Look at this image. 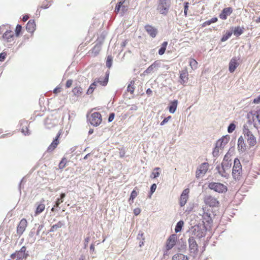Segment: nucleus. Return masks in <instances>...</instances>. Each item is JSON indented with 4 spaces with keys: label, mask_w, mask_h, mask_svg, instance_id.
Masks as SVG:
<instances>
[{
    "label": "nucleus",
    "mask_w": 260,
    "mask_h": 260,
    "mask_svg": "<svg viewBox=\"0 0 260 260\" xmlns=\"http://www.w3.org/2000/svg\"><path fill=\"white\" fill-rule=\"evenodd\" d=\"M171 6L170 0H158L157 10L161 14L166 15Z\"/></svg>",
    "instance_id": "obj_1"
},
{
    "label": "nucleus",
    "mask_w": 260,
    "mask_h": 260,
    "mask_svg": "<svg viewBox=\"0 0 260 260\" xmlns=\"http://www.w3.org/2000/svg\"><path fill=\"white\" fill-rule=\"evenodd\" d=\"M242 165L238 158H235L233 168L232 175L235 179H239L242 175Z\"/></svg>",
    "instance_id": "obj_2"
},
{
    "label": "nucleus",
    "mask_w": 260,
    "mask_h": 260,
    "mask_svg": "<svg viewBox=\"0 0 260 260\" xmlns=\"http://www.w3.org/2000/svg\"><path fill=\"white\" fill-rule=\"evenodd\" d=\"M177 239L178 236L176 234H173L169 236L166 243V250L164 255L169 254V251L176 245Z\"/></svg>",
    "instance_id": "obj_3"
},
{
    "label": "nucleus",
    "mask_w": 260,
    "mask_h": 260,
    "mask_svg": "<svg viewBox=\"0 0 260 260\" xmlns=\"http://www.w3.org/2000/svg\"><path fill=\"white\" fill-rule=\"evenodd\" d=\"M210 189L219 193L225 192L228 189L224 184L218 182H210L208 184Z\"/></svg>",
    "instance_id": "obj_4"
},
{
    "label": "nucleus",
    "mask_w": 260,
    "mask_h": 260,
    "mask_svg": "<svg viewBox=\"0 0 260 260\" xmlns=\"http://www.w3.org/2000/svg\"><path fill=\"white\" fill-rule=\"evenodd\" d=\"M90 124L94 126L99 125L102 121V115L99 112H93L88 117Z\"/></svg>",
    "instance_id": "obj_5"
},
{
    "label": "nucleus",
    "mask_w": 260,
    "mask_h": 260,
    "mask_svg": "<svg viewBox=\"0 0 260 260\" xmlns=\"http://www.w3.org/2000/svg\"><path fill=\"white\" fill-rule=\"evenodd\" d=\"M189 250L191 255L196 256L198 252V246L194 238L188 239Z\"/></svg>",
    "instance_id": "obj_6"
},
{
    "label": "nucleus",
    "mask_w": 260,
    "mask_h": 260,
    "mask_svg": "<svg viewBox=\"0 0 260 260\" xmlns=\"http://www.w3.org/2000/svg\"><path fill=\"white\" fill-rule=\"evenodd\" d=\"M247 117L255 125L260 124V109L257 111H251L247 114Z\"/></svg>",
    "instance_id": "obj_7"
},
{
    "label": "nucleus",
    "mask_w": 260,
    "mask_h": 260,
    "mask_svg": "<svg viewBox=\"0 0 260 260\" xmlns=\"http://www.w3.org/2000/svg\"><path fill=\"white\" fill-rule=\"evenodd\" d=\"M209 166V165L208 162L202 163L197 170L196 177L199 178L203 176L207 173Z\"/></svg>",
    "instance_id": "obj_8"
},
{
    "label": "nucleus",
    "mask_w": 260,
    "mask_h": 260,
    "mask_svg": "<svg viewBox=\"0 0 260 260\" xmlns=\"http://www.w3.org/2000/svg\"><path fill=\"white\" fill-rule=\"evenodd\" d=\"M125 1V0H120L117 4L114 10L116 14L120 13L123 15L127 11V6L124 5Z\"/></svg>",
    "instance_id": "obj_9"
},
{
    "label": "nucleus",
    "mask_w": 260,
    "mask_h": 260,
    "mask_svg": "<svg viewBox=\"0 0 260 260\" xmlns=\"http://www.w3.org/2000/svg\"><path fill=\"white\" fill-rule=\"evenodd\" d=\"M204 202L206 205L212 207H218L219 204L217 199L211 196L206 197L204 199Z\"/></svg>",
    "instance_id": "obj_10"
},
{
    "label": "nucleus",
    "mask_w": 260,
    "mask_h": 260,
    "mask_svg": "<svg viewBox=\"0 0 260 260\" xmlns=\"http://www.w3.org/2000/svg\"><path fill=\"white\" fill-rule=\"evenodd\" d=\"M15 35L12 30H6L2 36L3 40L6 43H11L14 42Z\"/></svg>",
    "instance_id": "obj_11"
},
{
    "label": "nucleus",
    "mask_w": 260,
    "mask_h": 260,
    "mask_svg": "<svg viewBox=\"0 0 260 260\" xmlns=\"http://www.w3.org/2000/svg\"><path fill=\"white\" fill-rule=\"evenodd\" d=\"M62 133V130H60L58 132L55 138L54 139V140L51 143V144L48 146V147L47 148V151L50 152H52L57 147V145L59 143V141L58 140L59 138L60 137Z\"/></svg>",
    "instance_id": "obj_12"
},
{
    "label": "nucleus",
    "mask_w": 260,
    "mask_h": 260,
    "mask_svg": "<svg viewBox=\"0 0 260 260\" xmlns=\"http://www.w3.org/2000/svg\"><path fill=\"white\" fill-rule=\"evenodd\" d=\"M189 193V189L188 188H186L182 191L179 199V205L181 207H183L186 204L188 199Z\"/></svg>",
    "instance_id": "obj_13"
},
{
    "label": "nucleus",
    "mask_w": 260,
    "mask_h": 260,
    "mask_svg": "<svg viewBox=\"0 0 260 260\" xmlns=\"http://www.w3.org/2000/svg\"><path fill=\"white\" fill-rule=\"evenodd\" d=\"M27 226V221L26 219H22L17 228V233L18 235H21L25 231L26 228Z\"/></svg>",
    "instance_id": "obj_14"
},
{
    "label": "nucleus",
    "mask_w": 260,
    "mask_h": 260,
    "mask_svg": "<svg viewBox=\"0 0 260 260\" xmlns=\"http://www.w3.org/2000/svg\"><path fill=\"white\" fill-rule=\"evenodd\" d=\"M145 29L146 32L152 37L155 38L157 34V30L156 28L150 25H146Z\"/></svg>",
    "instance_id": "obj_15"
},
{
    "label": "nucleus",
    "mask_w": 260,
    "mask_h": 260,
    "mask_svg": "<svg viewBox=\"0 0 260 260\" xmlns=\"http://www.w3.org/2000/svg\"><path fill=\"white\" fill-rule=\"evenodd\" d=\"M233 12V9L231 7L224 8L221 13L219 14V18L222 20H225L229 15Z\"/></svg>",
    "instance_id": "obj_16"
},
{
    "label": "nucleus",
    "mask_w": 260,
    "mask_h": 260,
    "mask_svg": "<svg viewBox=\"0 0 260 260\" xmlns=\"http://www.w3.org/2000/svg\"><path fill=\"white\" fill-rule=\"evenodd\" d=\"M19 124L21 129V132L25 135H28L29 134V130L28 128V123L27 121L25 120H21L20 121Z\"/></svg>",
    "instance_id": "obj_17"
},
{
    "label": "nucleus",
    "mask_w": 260,
    "mask_h": 260,
    "mask_svg": "<svg viewBox=\"0 0 260 260\" xmlns=\"http://www.w3.org/2000/svg\"><path fill=\"white\" fill-rule=\"evenodd\" d=\"M180 79L181 80L180 83L184 84L186 83L188 80V73L186 68L180 72Z\"/></svg>",
    "instance_id": "obj_18"
},
{
    "label": "nucleus",
    "mask_w": 260,
    "mask_h": 260,
    "mask_svg": "<svg viewBox=\"0 0 260 260\" xmlns=\"http://www.w3.org/2000/svg\"><path fill=\"white\" fill-rule=\"evenodd\" d=\"M239 66V63L236 57L231 59L229 63V71L233 73Z\"/></svg>",
    "instance_id": "obj_19"
},
{
    "label": "nucleus",
    "mask_w": 260,
    "mask_h": 260,
    "mask_svg": "<svg viewBox=\"0 0 260 260\" xmlns=\"http://www.w3.org/2000/svg\"><path fill=\"white\" fill-rule=\"evenodd\" d=\"M230 137L228 136L222 137L221 139H219L217 142L216 144L217 146L220 147V149L223 148L225 145L229 142Z\"/></svg>",
    "instance_id": "obj_20"
},
{
    "label": "nucleus",
    "mask_w": 260,
    "mask_h": 260,
    "mask_svg": "<svg viewBox=\"0 0 260 260\" xmlns=\"http://www.w3.org/2000/svg\"><path fill=\"white\" fill-rule=\"evenodd\" d=\"M109 80V74H106L105 78L100 77L99 78H96L94 80V82H96L97 84H99L100 85L105 86H106Z\"/></svg>",
    "instance_id": "obj_21"
},
{
    "label": "nucleus",
    "mask_w": 260,
    "mask_h": 260,
    "mask_svg": "<svg viewBox=\"0 0 260 260\" xmlns=\"http://www.w3.org/2000/svg\"><path fill=\"white\" fill-rule=\"evenodd\" d=\"M10 256L12 259L16 258V260H23V258H26L28 257L25 255H23V253L19 251H16Z\"/></svg>",
    "instance_id": "obj_22"
},
{
    "label": "nucleus",
    "mask_w": 260,
    "mask_h": 260,
    "mask_svg": "<svg viewBox=\"0 0 260 260\" xmlns=\"http://www.w3.org/2000/svg\"><path fill=\"white\" fill-rule=\"evenodd\" d=\"M238 149L240 152H243L246 150V145L244 143V138L240 136L238 140Z\"/></svg>",
    "instance_id": "obj_23"
},
{
    "label": "nucleus",
    "mask_w": 260,
    "mask_h": 260,
    "mask_svg": "<svg viewBox=\"0 0 260 260\" xmlns=\"http://www.w3.org/2000/svg\"><path fill=\"white\" fill-rule=\"evenodd\" d=\"M36 23L34 20H30L27 22L26 29L29 32H32L35 30Z\"/></svg>",
    "instance_id": "obj_24"
},
{
    "label": "nucleus",
    "mask_w": 260,
    "mask_h": 260,
    "mask_svg": "<svg viewBox=\"0 0 260 260\" xmlns=\"http://www.w3.org/2000/svg\"><path fill=\"white\" fill-rule=\"evenodd\" d=\"M228 155L226 154L224 156L223 161L222 162L221 164L222 168L224 171L229 169L231 167V164L229 163V162L228 161Z\"/></svg>",
    "instance_id": "obj_25"
},
{
    "label": "nucleus",
    "mask_w": 260,
    "mask_h": 260,
    "mask_svg": "<svg viewBox=\"0 0 260 260\" xmlns=\"http://www.w3.org/2000/svg\"><path fill=\"white\" fill-rule=\"evenodd\" d=\"M37 206L35 211V215H38L41 213L45 209V205L44 203H40L37 204Z\"/></svg>",
    "instance_id": "obj_26"
},
{
    "label": "nucleus",
    "mask_w": 260,
    "mask_h": 260,
    "mask_svg": "<svg viewBox=\"0 0 260 260\" xmlns=\"http://www.w3.org/2000/svg\"><path fill=\"white\" fill-rule=\"evenodd\" d=\"M64 225V223L63 221H59L56 224L53 225L50 230V232H53L56 231L58 229L61 228Z\"/></svg>",
    "instance_id": "obj_27"
},
{
    "label": "nucleus",
    "mask_w": 260,
    "mask_h": 260,
    "mask_svg": "<svg viewBox=\"0 0 260 260\" xmlns=\"http://www.w3.org/2000/svg\"><path fill=\"white\" fill-rule=\"evenodd\" d=\"M101 50V44H96L92 49L91 52L94 56L99 54Z\"/></svg>",
    "instance_id": "obj_28"
},
{
    "label": "nucleus",
    "mask_w": 260,
    "mask_h": 260,
    "mask_svg": "<svg viewBox=\"0 0 260 260\" xmlns=\"http://www.w3.org/2000/svg\"><path fill=\"white\" fill-rule=\"evenodd\" d=\"M172 260H188L187 256L181 254L177 253L175 254L173 257Z\"/></svg>",
    "instance_id": "obj_29"
},
{
    "label": "nucleus",
    "mask_w": 260,
    "mask_h": 260,
    "mask_svg": "<svg viewBox=\"0 0 260 260\" xmlns=\"http://www.w3.org/2000/svg\"><path fill=\"white\" fill-rule=\"evenodd\" d=\"M177 101L175 100L171 103L170 106H169V111L171 113H174L177 107Z\"/></svg>",
    "instance_id": "obj_30"
},
{
    "label": "nucleus",
    "mask_w": 260,
    "mask_h": 260,
    "mask_svg": "<svg viewBox=\"0 0 260 260\" xmlns=\"http://www.w3.org/2000/svg\"><path fill=\"white\" fill-rule=\"evenodd\" d=\"M247 142L250 146H254L256 143L255 137L253 135H250L247 137Z\"/></svg>",
    "instance_id": "obj_31"
},
{
    "label": "nucleus",
    "mask_w": 260,
    "mask_h": 260,
    "mask_svg": "<svg viewBox=\"0 0 260 260\" xmlns=\"http://www.w3.org/2000/svg\"><path fill=\"white\" fill-rule=\"evenodd\" d=\"M51 5V3L50 1L45 0L43 2V4L41 6H40L38 10H41L42 9H47L50 7Z\"/></svg>",
    "instance_id": "obj_32"
},
{
    "label": "nucleus",
    "mask_w": 260,
    "mask_h": 260,
    "mask_svg": "<svg viewBox=\"0 0 260 260\" xmlns=\"http://www.w3.org/2000/svg\"><path fill=\"white\" fill-rule=\"evenodd\" d=\"M72 92L75 95L79 96L82 94V89L80 86H76L73 89Z\"/></svg>",
    "instance_id": "obj_33"
},
{
    "label": "nucleus",
    "mask_w": 260,
    "mask_h": 260,
    "mask_svg": "<svg viewBox=\"0 0 260 260\" xmlns=\"http://www.w3.org/2000/svg\"><path fill=\"white\" fill-rule=\"evenodd\" d=\"M168 45L167 42H164L161 44L160 48L158 50V54L160 55L164 54L166 51L167 46Z\"/></svg>",
    "instance_id": "obj_34"
},
{
    "label": "nucleus",
    "mask_w": 260,
    "mask_h": 260,
    "mask_svg": "<svg viewBox=\"0 0 260 260\" xmlns=\"http://www.w3.org/2000/svg\"><path fill=\"white\" fill-rule=\"evenodd\" d=\"M159 170H160V168L158 167H156V168H154L153 172H152V173L151 174L150 177L153 179L156 178V177H158L160 175Z\"/></svg>",
    "instance_id": "obj_35"
},
{
    "label": "nucleus",
    "mask_w": 260,
    "mask_h": 260,
    "mask_svg": "<svg viewBox=\"0 0 260 260\" xmlns=\"http://www.w3.org/2000/svg\"><path fill=\"white\" fill-rule=\"evenodd\" d=\"M68 160L66 157H63L60 161L58 167L60 169H63L66 167L68 163Z\"/></svg>",
    "instance_id": "obj_36"
},
{
    "label": "nucleus",
    "mask_w": 260,
    "mask_h": 260,
    "mask_svg": "<svg viewBox=\"0 0 260 260\" xmlns=\"http://www.w3.org/2000/svg\"><path fill=\"white\" fill-rule=\"evenodd\" d=\"M198 62L193 58L189 59V66L192 70H195L198 67Z\"/></svg>",
    "instance_id": "obj_37"
},
{
    "label": "nucleus",
    "mask_w": 260,
    "mask_h": 260,
    "mask_svg": "<svg viewBox=\"0 0 260 260\" xmlns=\"http://www.w3.org/2000/svg\"><path fill=\"white\" fill-rule=\"evenodd\" d=\"M184 225V222L182 220H180L179 222H177L175 229V231L176 233H178L180 232L182 230V228Z\"/></svg>",
    "instance_id": "obj_38"
},
{
    "label": "nucleus",
    "mask_w": 260,
    "mask_h": 260,
    "mask_svg": "<svg viewBox=\"0 0 260 260\" xmlns=\"http://www.w3.org/2000/svg\"><path fill=\"white\" fill-rule=\"evenodd\" d=\"M66 197L64 193H62L60 194V198L58 199L55 203V205L54 207H58L59 205L63 202V199Z\"/></svg>",
    "instance_id": "obj_39"
},
{
    "label": "nucleus",
    "mask_w": 260,
    "mask_h": 260,
    "mask_svg": "<svg viewBox=\"0 0 260 260\" xmlns=\"http://www.w3.org/2000/svg\"><path fill=\"white\" fill-rule=\"evenodd\" d=\"M97 85L98 84L94 81L93 83H92L90 85L89 88L87 90V93L88 94H91Z\"/></svg>",
    "instance_id": "obj_40"
},
{
    "label": "nucleus",
    "mask_w": 260,
    "mask_h": 260,
    "mask_svg": "<svg viewBox=\"0 0 260 260\" xmlns=\"http://www.w3.org/2000/svg\"><path fill=\"white\" fill-rule=\"evenodd\" d=\"M243 30L239 26L236 27L234 30V34L236 36H239L243 34Z\"/></svg>",
    "instance_id": "obj_41"
},
{
    "label": "nucleus",
    "mask_w": 260,
    "mask_h": 260,
    "mask_svg": "<svg viewBox=\"0 0 260 260\" xmlns=\"http://www.w3.org/2000/svg\"><path fill=\"white\" fill-rule=\"evenodd\" d=\"M113 57L111 55H108L106 60V66L110 68L112 64Z\"/></svg>",
    "instance_id": "obj_42"
},
{
    "label": "nucleus",
    "mask_w": 260,
    "mask_h": 260,
    "mask_svg": "<svg viewBox=\"0 0 260 260\" xmlns=\"http://www.w3.org/2000/svg\"><path fill=\"white\" fill-rule=\"evenodd\" d=\"M134 81H131L130 84L128 85L127 87V91L131 93H133L134 92L135 88H134Z\"/></svg>",
    "instance_id": "obj_43"
},
{
    "label": "nucleus",
    "mask_w": 260,
    "mask_h": 260,
    "mask_svg": "<svg viewBox=\"0 0 260 260\" xmlns=\"http://www.w3.org/2000/svg\"><path fill=\"white\" fill-rule=\"evenodd\" d=\"M219 149H220V147L219 146H217V144L216 143V146L215 148L213 149V151L212 152V154L213 156L216 157L218 155L219 152Z\"/></svg>",
    "instance_id": "obj_44"
},
{
    "label": "nucleus",
    "mask_w": 260,
    "mask_h": 260,
    "mask_svg": "<svg viewBox=\"0 0 260 260\" xmlns=\"http://www.w3.org/2000/svg\"><path fill=\"white\" fill-rule=\"evenodd\" d=\"M232 35V32L231 31H228L226 32V34L222 37L221 39L222 42H224L226 41Z\"/></svg>",
    "instance_id": "obj_45"
},
{
    "label": "nucleus",
    "mask_w": 260,
    "mask_h": 260,
    "mask_svg": "<svg viewBox=\"0 0 260 260\" xmlns=\"http://www.w3.org/2000/svg\"><path fill=\"white\" fill-rule=\"evenodd\" d=\"M21 29H22V26L19 24H17L15 30L16 37H18L19 36L20 34L21 31Z\"/></svg>",
    "instance_id": "obj_46"
},
{
    "label": "nucleus",
    "mask_w": 260,
    "mask_h": 260,
    "mask_svg": "<svg viewBox=\"0 0 260 260\" xmlns=\"http://www.w3.org/2000/svg\"><path fill=\"white\" fill-rule=\"evenodd\" d=\"M138 194V192L136 190H133L131 192L129 201L132 200V202H133V200L137 197Z\"/></svg>",
    "instance_id": "obj_47"
},
{
    "label": "nucleus",
    "mask_w": 260,
    "mask_h": 260,
    "mask_svg": "<svg viewBox=\"0 0 260 260\" xmlns=\"http://www.w3.org/2000/svg\"><path fill=\"white\" fill-rule=\"evenodd\" d=\"M188 7H189V3L188 2L184 3V16L185 17H186L187 15V11H188Z\"/></svg>",
    "instance_id": "obj_48"
},
{
    "label": "nucleus",
    "mask_w": 260,
    "mask_h": 260,
    "mask_svg": "<svg viewBox=\"0 0 260 260\" xmlns=\"http://www.w3.org/2000/svg\"><path fill=\"white\" fill-rule=\"evenodd\" d=\"M153 69H157L160 66V62L158 60L155 61L151 65H150Z\"/></svg>",
    "instance_id": "obj_49"
},
{
    "label": "nucleus",
    "mask_w": 260,
    "mask_h": 260,
    "mask_svg": "<svg viewBox=\"0 0 260 260\" xmlns=\"http://www.w3.org/2000/svg\"><path fill=\"white\" fill-rule=\"evenodd\" d=\"M235 125L233 123H231L228 127V132L231 133H232L235 129Z\"/></svg>",
    "instance_id": "obj_50"
},
{
    "label": "nucleus",
    "mask_w": 260,
    "mask_h": 260,
    "mask_svg": "<svg viewBox=\"0 0 260 260\" xmlns=\"http://www.w3.org/2000/svg\"><path fill=\"white\" fill-rule=\"evenodd\" d=\"M156 189V184H153L150 188V198L151 196L153 194V193L155 191Z\"/></svg>",
    "instance_id": "obj_51"
},
{
    "label": "nucleus",
    "mask_w": 260,
    "mask_h": 260,
    "mask_svg": "<svg viewBox=\"0 0 260 260\" xmlns=\"http://www.w3.org/2000/svg\"><path fill=\"white\" fill-rule=\"evenodd\" d=\"M7 53L3 52L0 54V61H4L6 59Z\"/></svg>",
    "instance_id": "obj_52"
},
{
    "label": "nucleus",
    "mask_w": 260,
    "mask_h": 260,
    "mask_svg": "<svg viewBox=\"0 0 260 260\" xmlns=\"http://www.w3.org/2000/svg\"><path fill=\"white\" fill-rule=\"evenodd\" d=\"M26 247L25 246H22L21 248V249H20V250H19V251H21L22 253H23V255H25L27 256H28V254L27 253V252H26Z\"/></svg>",
    "instance_id": "obj_53"
},
{
    "label": "nucleus",
    "mask_w": 260,
    "mask_h": 260,
    "mask_svg": "<svg viewBox=\"0 0 260 260\" xmlns=\"http://www.w3.org/2000/svg\"><path fill=\"white\" fill-rule=\"evenodd\" d=\"M171 118V116H168L167 117L165 118L161 122H160V125H164L165 123H166L167 122H168L169 121V120Z\"/></svg>",
    "instance_id": "obj_54"
},
{
    "label": "nucleus",
    "mask_w": 260,
    "mask_h": 260,
    "mask_svg": "<svg viewBox=\"0 0 260 260\" xmlns=\"http://www.w3.org/2000/svg\"><path fill=\"white\" fill-rule=\"evenodd\" d=\"M244 134L245 135H246L247 137L250 136V135H253L248 128H245L244 130Z\"/></svg>",
    "instance_id": "obj_55"
},
{
    "label": "nucleus",
    "mask_w": 260,
    "mask_h": 260,
    "mask_svg": "<svg viewBox=\"0 0 260 260\" xmlns=\"http://www.w3.org/2000/svg\"><path fill=\"white\" fill-rule=\"evenodd\" d=\"M154 69L150 66L145 71L144 73L145 74H149L153 72Z\"/></svg>",
    "instance_id": "obj_56"
},
{
    "label": "nucleus",
    "mask_w": 260,
    "mask_h": 260,
    "mask_svg": "<svg viewBox=\"0 0 260 260\" xmlns=\"http://www.w3.org/2000/svg\"><path fill=\"white\" fill-rule=\"evenodd\" d=\"M72 83H73V81L72 80L70 79V80H67L66 84V87L67 88L70 87L72 86Z\"/></svg>",
    "instance_id": "obj_57"
},
{
    "label": "nucleus",
    "mask_w": 260,
    "mask_h": 260,
    "mask_svg": "<svg viewBox=\"0 0 260 260\" xmlns=\"http://www.w3.org/2000/svg\"><path fill=\"white\" fill-rule=\"evenodd\" d=\"M253 103L256 104H258L260 103V95L253 100Z\"/></svg>",
    "instance_id": "obj_58"
},
{
    "label": "nucleus",
    "mask_w": 260,
    "mask_h": 260,
    "mask_svg": "<svg viewBox=\"0 0 260 260\" xmlns=\"http://www.w3.org/2000/svg\"><path fill=\"white\" fill-rule=\"evenodd\" d=\"M141 212V210L140 208H136L134 210V213L135 215H138Z\"/></svg>",
    "instance_id": "obj_59"
},
{
    "label": "nucleus",
    "mask_w": 260,
    "mask_h": 260,
    "mask_svg": "<svg viewBox=\"0 0 260 260\" xmlns=\"http://www.w3.org/2000/svg\"><path fill=\"white\" fill-rule=\"evenodd\" d=\"M114 116H115V115L113 113H111L109 115V117L108 118V121L109 122H111L112 121H113V120L114 119Z\"/></svg>",
    "instance_id": "obj_60"
},
{
    "label": "nucleus",
    "mask_w": 260,
    "mask_h": 260,
    "mask_svg": "<svg viewBox=\"0 0 260 260\" xmlns=\"http://www.w3.org/2000/svg\"><path fill=\"white\" fill-rule=\"evenodd\" d=\"M60 89L61 88L60 87H57L54 89L53 92L56 94L60 91Z\"/></svg>",
    "instance_id": "obj_61"
},
{
    "label": "nucleus",
    "mask_w": 260,
    "mask_h": 260,
    "mask_svg": "<svg viewBox=\"0 0 260 260\" xmlns=\"http://www.w3.org/2000/svg\"><path fill=\"white\" fill-rule=\"evenodd\" d=\"M210 24H211V23H210V20H208V21H206L204 22L202 24V27H205L206 26L209 25Z\"/></svg>",
    "instance_id": "obj_62"
},
{
    "label": "nucleus",
    "mask_w": 260,
    "mask_h": 260,
    "mask_svg": "<svg viewBox=\"0 0 260 260\" xmlns=\"http://www.w3.org/2000/svg\"><path fill=\"white\" fill-rule=\"evenodd\" d=\"M210 20V23H213L217 21L218 19L217 17H214L211 19Z\"/></svg>",
    "instance_id": "obj_63"
},
{
    "label": "nucleus",
    "mask_w": 260,
    "mask_h": 260,
    "mask_svg": "<svg viewBox=\"0 0 260 260\" xmlns=\"http://www.w3.org/2000/svg\"><path fill=\"white\" fill-rule=\"evenodd\" d=\"M29 18V16L28 15H25L23 16L22 20L23 21H26Z\"/></svg>",
    "instance_id": "obj_64"
}]
</instances>
